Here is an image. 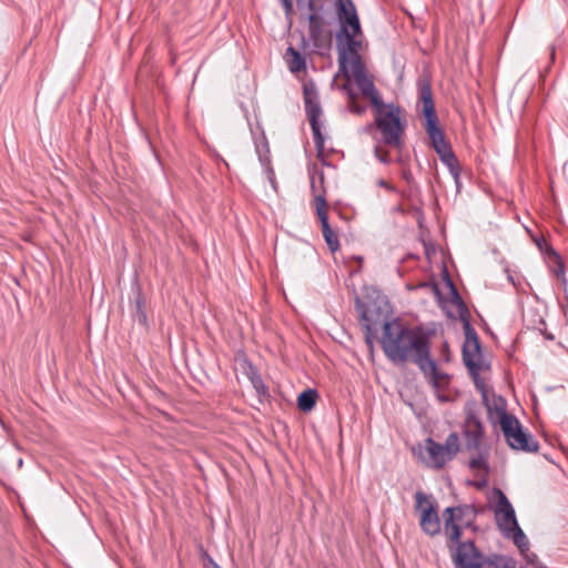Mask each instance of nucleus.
<instances>
[{
  "label": "nucleus",
  "mask_w": 568,
  "mask_h": 568,
  "mask_svg": "<svg viewBox=\"0 0 568 568\" xmlns=\"http://www.w3.org/2000/svg\"><path fill=\"white\" fill-rule=\"evenodd\" d=\"M367 302L359 296L355 297V307L359 312V320L365 332V343L371 353L374 351V339L377 333V325L382 326V336L378 338L385 356L395 365H399L400 355L405 341L409 333V326L403 324L398 318H393L392 306L385 295L372 288L367 293Z\"/></svg>",
  "instance_id": "obj_1"
},
{
  "label": "nucleus",
  "mask_w": 568,
  "mask_h": 568,
  "mask_svg": "<svg viewBox=\"0 0 568 568\" xmlns=\"http://www.w3.org/2000/svg\"><path fill=\"white\" fill-rule=\"evenodd\" d=\"M485 510L486 507H477L471 504H463L444 509V532L447 537L446 546L452 557L453 554H456L458 549L462 548V545H467L470 542L475 545L473 539L462 540L463 525L459 523H464L468 518L476 519L477 515L483 514Z\"/></svg>",
  "instance_id": "obj_2"
},
{
  "label": "nucleus",
  "mask_w": 568,
  "mask_h": 568,
  "mask_svg": "<svg viewBox=\"0 0 568 568\" xmlns=\"http://www.w3.org/2000/svg\"><path fill=\"white\" fill-rule=\"evenodd\" d=\"M455 568H516L515 558L501 554L485 555L476 545H462L453 554Z\"/></svg>",
  "instance_id": "obj_3"
},
{
  "label": "nucleus",
  "mask_w": 568,
  "mask_h": 568,
  "mask_svg": "<svg viewBox=\"0 0 568 568\" xmlns=\"http://www.w3.org/2000/svg\"><path fill=\"white\" fill-rule=\"evenodd\" d=\"M435 333V329L425 328L423 325L409 327L399 365L410 362L419 368L432 356V337Z\"/></svg>",
  "instance_id": "obj_4"
},
{
  "label": "nucleus",
  "mask_w": 568,
  "mask_h": 568,
  "mask_svg": "<svg viewBox=\"0 0 568 568\" xmlns=\"http://www.w3.org/2000/svg\"><path fill=\"white\" fill-rule=\"evenodd\" d=\"M402 108L394 103L387 104L386 112L376 114L374 124L382 133L383 142L386 145L402 150L404 146L403 135L406 129V120L402 119Z\"/></svg>",
  "instance_id": "obj_5"
},
{
  "label": "nucleus",
  "mask_w": 568,
  "mask_h": 568,
  "mask_svg": "<svg viewBox=\"0 0 568 568\" xmlns=\"http://www.w3.org/2000/svg\"><path fill=\"white\" fill-rule=\"evenodd\" d=\"M303 95L305 103V111L307 114V119L313 132L314 143L317 150V159L322 161L324 164L323 155H324V143L325 139L322 134L320 116L322 114V108L317 100V91L315 84L310 81L304 83L303 85Z\"/></svg>",
  "instance_id": "obj_6"
},
{
  "label": "nucleus",
  "mask_w": 568,
  "mask_h": 568,
  "mask_svg": "<svg viewBox=\"0 0 568 568\" xmlns=\"http://www.w3.org/2000/svg\"><path fill=\"white\" fill-rule=\"evenodd\" d=\"M500 430L505 437L507 445L515 450H523L527 453H537L539 443L534 436L524 430L523 425L517 417L508 420L500 426Z\"/></svg>",
  "instance_id": "obj_7"
},
{
  "label": "nucleus",
  "mask_w": 568,
  "mask_h": 568,
  "mask_svg": "<svg viewBox=\"0 0 568 568\" xmlns=\"http://www.w3.org/2000/svg\"><path fill=\"white\" fill-rule=\"evenodd\" d=\"M415 510L420 511L419 526L422 530L434 537L440 532V518L436 503L429 500V496L423 491L415 494Z\"/></svg>",
  "instance_id": "obj_8"
},
{
  "label": "nucleus",
  "mask_w": 568,
  "mask_h": 568,
  "mask_svg": "<svg viewBox=\"0 0 568 568\" xmlns=\"http://www.w3.org/2000/svg\"><path fill=\"white\" fill-rule=\"evenodd\" d=\"M476 408L477 403L475 400L468 402L465 405L466 420L463 434L466 439L465 448L467 450H479L485 436V428L477 416Z\"/></svg>",
  "instance_id": "obj_9"
},
{
  "label": "nucleus",
  "mask_w": 568,
  "mask_h": 568,
  "mask_svg": "<svg viewBox=\"0 0 568 568\" xmlns=\"http://www.w3.org/2000/svg\"><path fill=\"white\" fill-rule=\"evenodd\" d=\"M362 33H357V31H347L345 36L336 34L337 50H338V69L339 72L349 79L351 74L348 71V61L349 58H357L359 55V50L362 48V41L357 40L358 37H362Z\"/></svg>",
  "instance_id": "obj_10"
},
{
  "label": "nucleus",
  "mask_w": 568,
  "mask_h": 568,
  "mask_svg": "<svg viewBox=\"0 0 568 568\" xmlns=\"http://www.w3.org/2000/svg\"><path fill=\"white\" fill-rule=\"evenodd\" d=\"M335 13L339 24L336 34L345 36L347 31L362 33L361 20L353 0H336Z\"/></svg>",
  "instance_id": "obj_11"
},
{
  "label": "nucleus",
  "mask_w": 568,
  "mask_h": 568,
  "mask_svg": "<svg viewBox=\"0 0 568 568\" xmlns=\"http://www.w3.org/2000/svg\"><path fill=\"white\" fill-rule=\"evenodd\" d=\"M493 493L497 498V504L494 509L496 525L505 537H509V528L519 526L515 509L501 489L494 488Z\"/></svg>",
  "instance_id": "obj_12"
},
{
  "label": "nucleus",
  "mask_w": 568,
  "mask_h": 568,
  "mask_svg": "<svg viewBox=\"0 0 568 568\" xmlns=\"http://www.w3.org/2000/svg\"><path fill=\"white\" fill-rule=\"evenodd\" d=\"M425 131L429 138L430 146L439 156V160L446 165L448 163H455L457 160L450 143L446 140L444 130L439 124L425 128Z\"/></svg>",
  "instance_id": "obj_13"
},
{
  "label": "nucleus",
  "mask_w": 568,
  "mask_h": 568,
  "mask_svg": "<svg viewBox=\"0 0 568 568\" xmlns=\"http://www.w3.org/2000/svg\"><path fill=\"white\" fill-rule=\"evenodd\" d=\"M236 369H240L250 382L252 383L257 395L262 397H270L268 387L264 384L257 368L252 364L246 354L240 351L234 356Z\"/></svg>",
  "instance_id": "obj_14"
},
{
  "label": "nucleus",
  "mask_w": 568,
  "mask_h": 568,
  "mask_svg": "<svg viewBox=\"0 0 568 568\" xmlns=\"http://www.w3.org/2000/svg\"><path fill=\"white\" fill-rule=\"evenodd\" d=\"M419 101L423 104L422 113L425 118L424 129L439 124V119L435 109V102L432 92L429 79L423 78L418 81Z\"/></svg>",
  "instance_id": "obj_15"
},
{
  "label": "nucleus",
  "mask_w": 568,
  "mask_h": 568,
  "mask_svg": "<svg viewBox=\"0 0 568 568\" xmlns=\"http://www.w3.org/2000/svg\"><path fill=\"white\" fill-rule=\"evenodd\" d=\"M419 371L436 392L447 388L450 384L452 375L440 371L437 361L433 356L420 365Z\"/></svg>",
  "instance_id": "obj_16"
},
{
  "label": "nucleus",
  "mask_w": 568,
  "mask_h": 568,
  "mask_svg": "<svg viewBox=\"0 0 568 568\" xmlns=\"http://www.w3.org/2000/svg\"><path fill=\"white\" fill-rule=\"evenodd\" d=\"M457 310L459 314V321L463 324V329L465 334V341L462 347L463 363H468L471 362L468 353V347H471V344L474 343H480V338L470 323V312L467 307V304L465 303L457 306Z\"/></svg>",
  "instance_id": "obj_17"
},
{
  "label": "nucleus",
  "mask_w": 568,
  "mask_h": 568,
  "mask_svg": "<svg viewBox=\"0 0 568 568\" xmlns=\"http://www.w3.org/2000/svg\"><path fill=\"white\" fill-rule=\"evenodd\" d=\"M308 37L313 45L318 50L328 51L332 47L331 33L324 34V26L326 23L324 18L316 16H308Z\"/></svg>",
  "instance_id": "obj_18"
},
{
  "label": "nucleus",
  "mask_w": 568,
  "mask_h": 568,
  "mask_svg": "<svg viewBox=\"0 0 568 568\" xmlns=\"http://www.w3.org/2000/svg\"><path fill=\"white\" fill-rule=\"evenodd\" d=\"M487 409L488 417L493 424L498 423L499 426L516 417L507 412V402L501 395L493 394V399L488 398V403L484 404Z\"/></svg>",
  "instance_id": "obj_19"
},
{
  "label": "nucleus",
  "mask_w": 568,
  "mask_h": 568,
  "mask_svg": "<svg viewBox=\"0 0 568 568\" xmlns=\"http://www.w3.org/2000/svg\"><path fill=\"white\" fill-rule=\"evenodd\" d=\"M464 365L467 368L468 374L471 377L476 389L481 395L483 404H487L488 396H489V389L487 388L485 381L480 376V371L488 369L489 364L486 365L485 363L468 362V363H464Z\"/></svg>",
  "instance_id": "obj_20"
},
{
  "label": "nucleus",
  "mask_w": 568,
  "mask_h": 568,
  "mask_svg": "<svg viewBox=\"0 0 568 568\" xmlns=\"http://www.w3.org/2000/svg\"><path fill=\"white\" fill-rule=\"evenodd\" d=\"M133 318L139 322L145 332L149 331L150 325L146 314V298L139 285L135 287Z\"/></svg>",
  "instance_id": "obj_21"
},
{
  "label": "nucleus",
  "mask_w": 568,
  "mask_h": 568,
  "mask_svg": "<svg viewBox=\"0 0 568 568\" xmlns=\"http://www.w3.org/2000/svg\"><path fill=\"white\" fill-rule=\"evenodd\" d=\"M425 448L433 462V466L437 469H440L444 467L447 460L446 452L442 447V444L435 442L433 438L428 437L425 440Z\"/></svg>",
  "instance_id": "obj_22"
},
{
  "label": "nucleus",
  "mask_w": 568,
  "mask_h": 568,
  "mask_svg": "<svg viewBox=\"0 0 568 568\" xmlns=\"http://www.w3.org/2000/svg\"><path fill=\"white\" fill-rule=\"evenodd\" d=\"M317 398V390L307 388L297 396V408L303 413H310L315 407Z\"/></svg>",
  "instance_id": "obj_23"
},
{
  "label": "nucleus",
  "mask_w": 568,
  "mask_h": 568,
  "mask_svg": "<svg viewBox=\"0 0 568 568\" xmlns=\"http://www.w3.org/2000/svg\"><path fill=\"white\" fill-rule=\"evenodd\" d=\"M286 54L291 55V60L288 61V68L292 73H298L306 69L305 57L294 47L290 45L286 50Z\"/></svg>",
  "instance_id": "obj_24"
},
{
  "label": "nucleus",
  "mask_w": 568,
  "mask_h": 568,
  "mask_svg": "<svg viewBox=\"0 0 568 568\" xmlns=\"http://www.w3.org/2000/svg\"><path fill=\"white\" fill-rule=\"evenodd\" d=\"M442 275H443V281L445 282V285L449 290L450 303L454 304L456 307L462 304H465V301L463 300L462 295L458 292L456 284L454 283L453 278L450 277L446 265L443 266Z\"/></svg>",
  "instance_id": "obj_25"
},
{
  "label": "nucleus",
  "mask_w": 568,
  "mask_h": 568,
  "mask_svg": "<svg viewBox=\"0 0 568 568\" xmlns=\"http://www.w3.org/2000/svg\"><path fill=\"white\" fill-rule=\"evenodd\" d=\"M508 538L513 539L514 544L517 546V548L520 552H527L529 550L528 539L519 526H517L515 528L514 527L509 528V537Z\"/></svg>",
  "instance_id": "obj_26"
},
{
  "label": "nucleus",
  "mask_w": 568,
  "mask_h": 568,
  "mask_svg": "<svg viewBox=\"0 0 568 568\" xmlns=\"http://www.w3.org/2000/svg\"><path fill=\"white\" fill-rule=\"evenodd\" d=\"M322 233L324 236V240L332 253H335L339 250V241L336 232L331 227L329 224L322 225Z\"/></svg>",
  "instance_id": "obj_27"
},
{
  "label": "nucleus",
  "mask_w": 568,
  "mask_h": 568,
  "mask_svg": "<svg viewBox=\"0 0 568 568\" xmlns=\"http://www.w3.org/2000/svg\"><path fill=\"white\" fill-rule=\"evenodd\" d=\"M442 447L445 449L447 458L453 459L457 453L459 452L460 445H459V438L457 433H450L448 437L446 438L445 444H442Z\"/></svg>",
  "instance_id": "obj_28"
},
{
  "label": "nucleus",
  "mask_w": 568,
  "mask_h": 568,
  "mask_svg": "<svg viewBox=\"0 0 568 568\" xmlns=\"http://www.w3.org/2000/svg\"><path fill=\"white\" fill-rule=\"evenodd\" d=\"M256 151L258 154V160L261 164L264 166L265 172H268L270 168H273L270 156L268 143L265 141L261 146L257 145Z\"/></svg>",
  "instance_id": "obj_29"
},
{
  "label": "nucleus",
  "mask_w": 568,
  "mask_h": 568,
  "mask_svg": "<svg viewBox=\"0 0 568 568\" xmlns=\"http://www.w3.org/2000/svg\"><path fill=\"white\" fill-rule=\"evenodd\" d=\"M371 102V105L375 109L376 114H382L386 112L385 109H387V105L382 100V97L377 90L373 91L372 93L365 95Z\"/></svg>",
  "instance_id": "obj_30"
},
{
  "label": "nucleus",
  "mask_w": 568,
  "mask_h": 568,
  "mask_svg": "<svg viewBox=\"0 0 568 568\" xmlns=\"http://www.w3.org/2000/svg\"><path fill=\"white\" fill-rule=\"evenodd\" d=\"M355 82L364 97L376 90L374 81L368 74L355 79Z\"/></svg>",
  "instance_id": "obj_31"
},
{
  "label": "nucleus",
  "mask_w": 568,
  "mask_h": 568,
  "mask_svg": "<svg viewBox=\"0 0 568 568\" xmlns=\"http://www.w3.org/2000/svg\"><path fill=\"white\" fill-rule=\"evenodd\" d=\"M325 2L326 0H306L307 9L310 10L308 16H316L318 18H324L323 13L325 11Z\"/></svg>",
  "instance_id": "obj_32"
},
{
  "label": "nucleus",
  "mask_w": 568,
  "mask_h": 568,
  "mask_svg": "<svg viewBox=\"0 0 568 568\" xmlns=\"http://www.w3.org/2000/svg\"><path fill=\"white\" fill-rule=\"evenodd\" d=\"M468 465L470 469H481L485 473L489 471V465L481 453H478L477 456L473 457Z\"/></svg>",
  "instance_id": "obj_33"
},
{
  "label": "nucleus",
  "mask_w": 568,
  "mask_h": 568,
  "mask_svg": "<svg viewBox=\"0 0 568 568\" xmlns=\"http://www.w3.org/2000/svg\"><path fill=\"white\" fill-rule=\"evenodd\" d=\"M551 272L558 277L561 278L562 283H566L565 278V263L560 256L558 258H555L552 262L549 263Z\"/></svg>",
  "instance_id": "obj_34"
},
{
  "label": "nucleus",
  "mask_w": 568,
  "mask_h": 568,
  "mask_svg": "<svg viewBox=\"0 0 568 568\" xmlns=\"http://www.w3.org/2000/svg\"><path fill=\"white\" fill-rule=\"evenodd\" d=\"M352 69H353L354 79L367 75L366 69L362 61L361 55H357V58L352 59Z\"/></svg>",
  "instance_id": "obj_35"
},
{
  "label": "nucleus",
  "mask_w": 568,
  "mask_h": 568,
  "mask_svg": "<svg viewBox=\"0 0 568 568\" xmlns=\"http://www.w3.org/2000/svg\"><path fill=\"white\" fill-rule=\"evenodd\" d=\"M468 353L470 356V361L473 363H484L483 361V345L480 343L471 344V347H468Z\"/></svg>",
  "instance_id": "obj_36"
},
{
  "label": "nucleus",
  "mask_w": 568,
  "mask_h": 568,
  "mask_svg": "<svg viewBox=\"0 0 568 568\" xmlns=\"http://www.w3.org/2000/svg\"><path fill=\"white\" fill-rule=\"evenodd\" d=\"M446 166L448 168L450 174L453 175L456 186L458 189L460 186V173H462V166H460L458 159L455 161V163H452V164L448 163V164H446Z\"/></svg>",
  "instance_id": "obj_37"
},
{
  "label": "nucleus",
  "mask_w": 568,
  "mask_h": 568,
  "mask_svg": "<svg viewBox=\"0 0 568 568\" xmlns=\"http://www.w3.org/2000/svg\"><path fill=\"white\" fill-rule=\"evenodd\" d=\"M348 110L352 113H355L357 115H362L366 112V106L358 102V99L349 100L348 101Z\"/></svg>",
  "instance_id": "obj_38"
},
{
  "label": "nucleus",
  "mask_w": 568,
  "mask_h": 568,
  "mask_svg": "<svg viewBox=\"0 0 568 568\" xmlns=\"http://www.w3.org/2000/svg\"><path fill=\"white\" fill-rule=\"evenodd\" d=\"M374 154L382 163L388 164L390 162L389 152L379 145L375 146Z\"/></svg>",
  "instance_id": "obj_39"
},
{
  "label": "nucleus",
  "mask_w": 568,
  "mask_h": 568,
  "mask_svg": "<svg viewBox=\"0 0 568 568\" xmlns=\"http://www.w3.org/2000/svg\"><path fill=\"white\" fill-rule=\"evenodd\" d=\"M439 354H440L442 359L445 363L452 362V352H450V347H449V344L447 341L443 342L440 349H439Z\"/></svg>",
  "instance_id": "obj_40"
},
{
  "label": "nucleus",
  "mask_w": 568,
  "mask_h": 568,
  "mask_svg": "<svg viewBox=\"0 0 568 568\" xmlns=\"http://www.w3.org/2000/svg\"><path fill=\"white\" fill-rule=\"evenodd\" d=\"M325 189H323V192L314 196V205L315 209H325L328 207V203L325 197Z\"/></svg>",
  "instance_id": "obj_41"
},
{
  "label": "nucleus",
  "mask_w": 568,
  "mask_h": 568,
  "mask_svg": "<svg viewBox=\"0 0 568 568\" xmlns=\"http://www.w3.org/2000/svg\"><path fill=\"white\" fill-rule=\"evenodd\" d=\"M542 242L545 243V247H544V253L546 254V256L548 257L549 260V263L552 262L555 258H558V256H560L556 251L555 248L549 244L547 243L546 240H542Z\"/></svg>",
  "instance_id": "obj_42"
},
{
  "label": "nucleus",
  "mask_w": 568,
  "mask_h": 568,
  "mask_svg": "<svg viewBox=\"0 0 568 568\" xmlns=\"http://www.w3.org/2000/svg\"><path fill=\"white\" fill-rule=\"evenodd\" d=\"M429 287L432 288V291H433V293H434V295H435V297H436V300H437V302L439 304L446 302V300H445V297H444V295H443V293H442V291H440V288H439V286H438V284L436 282H434V281L429 282Z\"/></svg>",
  "instance_id": "obj_43"
},
{
  "label": "nucleus",
  "mask_w": 568,
  "mask_h": 568,
  "mask_svg": "<svg viewBox=\"0 0 568 568\" xmlns=\"http://www.w3.org/2000/svg\"><path fill=\"white\" fill-rule=\"evenodd\" d=\"M341 89L346 92L348 101L349 100H354V99H358V94L354 91V89H353V87H352V84L349 82L343 83L341 85Z\"/></svg>",
  "instance_id": "obj_44"
},
{
  "label": "nucleus",
  "mask_w": 568,
  "mask_h": 568,
  "mask_svg": "<svg viewBox=\"0 0 568 568\" xmlns=\"http://www.w3.org/2000/svg\"><path fill=\"white\" fill-rule=\"evenodd\" d=\"M327 209L328 207H325V209H317L316 210V215L321 222V226L322 225H325V224H329L328 223V214H327Z\"/></svg>",
  "instance_id": "obj_45"
},
{
  "label": "nucleus",
  "mask_w": 568,
  "mask_h": 568,
  "mask_svg": "<svg viewBox=\"0 0 568 568\" xmlns=\"http://www.w3.org/2000/svg\"><path fill=\"white\" fill-rule=\"evenodd\" d=\"M520 555L524 556L525 560L529 565H534L536 567L537 564H539L537 555L534 552H529V550L527 552H520Z\"/></svg>",
  "instance_id": "obj_46"
},
{
  "label": "nucleus",
  "mask_w": 568,
  "mask_h": 568,
  "mask_svg": "<svg viewBox=\"0 0 568 568\" xmlns=\"http://www.w3.org/2000/svg\"><path fill=\"white\" fill-rule=\"evenodd\" d=\"M203 558L205 560L204 562V567L205 568H221L216 562L215 560L206 552L204 551L203 552Z\"/></svg>",
  "instance_id": "obj_47"
},
{
  "label": "nucleus",
  "mask_w": 568,
  "mask_h": 568,
  "mask_svg": "<svg viewBox=\"0 0 568 568\" xmlns=\"http://www.w3.org/2000/svg\"><path fill=\"white\" fill-rule=\"evenodd\" d=\"M266 175H267V180L270 181L273 190L275 192H277L278 190V185H277V182H276V179H275V172H274V169L273 168H270L268 172H266Z\"/></svg>",
  "instance_id": "obj_48"
},
{
  "label": "nucleus",
  "mask_w": 568,
  "mask_h": 568,
  "mask_svg": "<svg viewBox=\"0 0 568 568\" xmlns=\"http://www.w3.org/2000/svg\"><path fill=\"white\" fill-rule=\"evenodd\" d=\"M464 528H469L473 532H477L479 530V527L475 524V519L468 518L464 523H460Z\"/></svg>",
  "instance_id": "obj_49"
},
{
  "label": "nucleus",
  "mask_w": 568,
  "mask_h": 568,
  "mask_svg": "<svg viewBox=\"0 0 568 568\" xmlns=\"http://www.w3.org/2000/svg\"><path fill=\"white\" fill-rule=\"evenodd\" d=\"M353 258L358 263V266H357V268L351 271V275H353L355 273H359L362 271V265L364 262L363 256H354Z\"/></svg>",
  "instance_id": "obj_50"
},
{
  "label": "nucleus",
  "mask_w": 568,
  "mask_h": 568,
  "mask_svg": "<svg viewBox=\"0 0 568 568\" xmlns=\"http://www.w3.org/2000/svg\"><path fill=\"white\" fill-rule=\"evenodd\" d=\"M469 485L475 486L477 489H483L487 486V479H483L479 481H468Z\"/></svg>",
  "instance_id": "obj_51"
},
{
  "label": "nucleus",
  "mask_w": 568,
  "mask_h": 568,
  "mask_svg": "<svg viewBox=\"0 0 568 568\" xmlns=\"http://www.w3.org/2000/svg\"><path fill=\"white\" fill-rule=\"evenodd\" d=\"M402 176L407 183H412L414 180L413 174L409 170H403Z\"/></svg>",
  "instance_id": "obj_52"
},
{
  "label": "nucleus",
  "mask_w": 568,
  "mask_h": 568,
  "mask_svg": "<svg viewBox=\"0 0 568 568\" xmlns=\"http://www.w3.org/2000/svg\"><path fill=\"white\" fill-rule=\"evenodd\" d=\"M282 3H283V7H284L286 13H290L293 11L292 0H283Z\"/></svg>",
  "instance_id": "obj_53"
},
{
  "label": "nucleus",
  "mask_w": 568,
  "mask_h": 568,
  "mask_svg": "<svg viewBox=\"0 0 568 568\" xmlns=\"http://www.w3.org/2000/svg\"><path fill=\"white\" fill-rule=\"evenodd\" d=\"M378 186H382V187H385L387 190H390L393 191L394 187L388 183L386 182L385 180L381 179L378 182H377Z\"/></svg>",
  "instance_id": "obj_54"
},
{
  "label": "nucleus",
  "mask_w": 568,
  "mask_h": 568,
  "mask_svg": "<svg viewBox=\"0 0 568 568\" xmlns=\"http://www.w3.org/2000/svg\"><path fill=\"white\" fill-rule=\"evenodd\" d=\"M544 239H540V240H536V245L538 246V248L540 251H544V247H545V243L542 242Z\"/></svg>",
  "instance_id": "obj_55"
},
{
  "label": "nucleus",
  "mask_w": 568,
  "mask_h": 568,
  "mask_svg": "<svg viewBox=\"0 0 568 568\" xmlns=\"http://www.w3.org/2000/svg\"><path fill=\"white\" fill-rule=\"evenodd\" d=\"M437 398L440 400V402H447V397L445 395H442V394H438L437 395Z\"/></svg>",
  "instance_id": "obj_56"
},
{
  "label": "nucleus",
  "mask_w": 568,
  "mask_h": 568,
  "mask_svg": "<svg viewBox=\"0 0 568 568\" xmlns=\"http://www.w3.org/2000/svg\"><path fill=\"white\" fill-rule=\"evenodd\" d=\"M446 315L449 317V318H453L455 320L456 317L454 316L453 312L452 311H447Z\"/></svg>",
  "instance_id": "obj_57"
},
{
  "label": "nucleus",
  "mask_w": 568,
  "mask_h": 568,
  "mask_svg": "<svg viewBox=\"0 0 568 568\" xmlns=\"http://www.w3.org/2000/svg\"><path fill=\"white\" fill-rule=\"evenodd\" d=\"M420 287H429V282L422 283Z\"/></svg>",
  "instance_id": "obj_58"
},
{
  "label": "nucleus",
  "mask_w": 568,
  "mask_h": 568,
  "mask_svg": "<svg viewBox=\"0 0 568 568\" xmlns=\"http://www.w3.org/2000/svg\"><path fill=\"white\" fill-rule=\"evenodd\" d=\"M508 280H509V282H511L513 284H515L514 277H513L510 274H508Z\"/></svg>",
  "instance_id": "obj_59"
},
{
  "label": "nucleus",
  "mask_w": 568,
  "mask_h": 568,
  "mask_svg": "<svg viewBox=\"0 0 568 568\" xmlns=\"http://www.w3.org/2000/svg\"><path fill=\"white\" fill-rule=\"evenodd\" d=\"M536 568H547L546 566H544L541 562L537 564Z\"/></svg>",
  "instance_id": "obj_60"
},
{
  "label": "nucleus",
  "mask_w": 568,
  "mask_h": 568,
  "mask_svg": "<svg viewBox=\"0 0 568 568\" xmlns=\"http://www.w3.org/2000/svg\"><path fill=\"white\" fill-rule=\"evenodd\" d=\"M311 186H312V190H313V191H315V182H314V179H312Z\"/></svg>",
  "instance_id": "obj_61"
},
{
  "label": "nucleus",
  "mask_w": 568,
  "mask_h": 568,
  "mask_svg": "<svg viewBox=\"0 0 568 568\" xmlns=\"http://www.w3.org/2000/svg\"><path fill=\"white\" fill-rule=\"evenodd\" d=\"M306 0H296L297 4L301 6L302 3H304Z\"/></svg>",
  "instance_id": "obj_62"
},
{
  "label": "nucleus",
  "mask_w": 568,
  "mask_h": 568,
  "mask_svg": "<svg viewBox=\"0 0 568 568\" xmlns=\"http://www.w3.org/2000/svg\"><path fill=\"white\" fill-rule=\"evenodd\" d=\"M546 337L549 339H554V336L551 334H547Z\"/></svg>",
  "instance_id": "obj_63"
},
{
  "label": "nucleus",
  "mask_w": 568,
  "mask_h": 568,
  "mask_svg": "<svg viewBox=\"0 0 568 568\" xmlns=\"http://www.w3.org/2000/svg\"><path fill=\"white\" fill-rule=\"evenodd\" d=\"M321 182L324 183V175L321 174Z\"/></svg>",
  "instance_id": "obj_64"
}]
</instances>
